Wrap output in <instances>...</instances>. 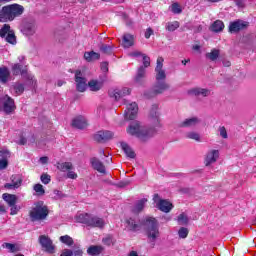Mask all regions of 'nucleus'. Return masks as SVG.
Segmentation results:
<instances>
[{
    "label": "nucleus",
    "instance_id": "nucleus-1",
    "mask_svg": "<svg viewBox=\"0 0 256 256\" xmlns=\"http://www.w3.org/2000/svg\"><path fill=\"white\" fill-rule=\"evenodd\" d=\"M161 113L157 109V105L152 107L150 112V119L152 122V128L143 126L139 121H133L129 124L127 128L128 135L132 137H137L140 141H149L153 135L156 133V129L161 127V119L159 118Z\"/></svg>",
    "mask_w": 256,
    "mask_h": 256
},
{
    "label": "nucleus",
    "instance_id": "nucleus-2",
    "mask_svg": "<svg viewBox=\"0 0 256 256\" xmlns=\"http://www.w3.org/2000/svg\"><path fill=\"white\" fill-rule=\"evenodd\" d=\"M25 8L19 4H11L4 6L0 11V23H7L13 21L16 17H21Z\"/></svg>",
    "mask_w": 256,
    "mask_h": 256
},
{
    "label": "nucleus",
    "instance_id": "nucleus-3",
    "mask_svg": "<svg viewBox=\"0 0 256 256\" xmlns=\"http://www.w3.org/2000/svg\"><path fill=\"white\" fill-rule=\"evenodd\" d=\"M146 234L150 243H155L161 235L159 232V224L157 219L153 217H147L145 220Z\"/></svg>",
    "mask_w": 256,
    "mask_h": 256
},
{
    "label": "nucleus",
    "instance_id": "nucleus-4",
    "mask_svg": "<svg viewBox=\"0 0 256 256\" xmlns=\"http://www.w3.org/2000/svg\"><path fill=\"white\" fill-rule=\"evenodd\" d=\"M76 221L78 223H83L88 227H98L99 229L105 227V220H103V218H99L87 213L78 214L76 216Z\"/></svg>",
    "mask_w": 256,
    "mask_h": 256
},
{
    "label": "nucleus",
    "instance_id": "nucleus-5",
    "mask_svg": "<svg viewBox=\"0 0 256 256\" xmlns=\"http://www.w3.org/2000/svg\"><path fill=\"white\" fill-rule=\"evenodd\" d=\"M49 215V208L43 201H38L34 203L31 211H30V218L32 221H43L47 219Z\"/></svg>",
    "mask_w": 256,
    "mask_h": 256
},
{
    "label": "nucleus",
    "instance_id": "nucleus-6",
    "mask_svg": "<svg viewBox=\"0 0 256 256\" xmlns=\"http://www.w3.org/2000/svg\"><path fill=\"white\" fill-rule=\"evenodd\" d=\"M74 81L76 85V91L79 93H85L87 91V78L85 77V70H76L74 75Z\"/></svg>",
    "mask_w": 256,
    "mask_h": 256
},
{
    "label": "nucleus",
    "instance_id": "nucleus-7",
    "mask_svg": "<svg viewBox=\"0 0 256 256\" xmlns=\"http://www.w3.org/2000/svg\"><path fill=\"white\" fill-rule=\"evenodd\" d=\"M123 105L126 106V110L124 112L125 119L128 121H133V119H136L137 113H139V106H137V103H129L128 100H123Z\"/></svg>",
    "mask_w": 256,
    "mask_h": 256
},
{
    "label": "nucleus",
    "instance_id": "nucleus-8",
    "mask_svg": "<svg viewBox=\"0 0 256 256\" xmlns=\"http://www.w3.org/2000/svg\"><path fill=\"white\" fill-rule=\"evenodd\" d=\"M153 202L155 203V207L162 211V213H170L173 209V204L169 200L161 199L159 194H154Z\"/></svg>",
    "mask_w": 256,
    "mask_h": 256
},
{
    "label": "nucleus",
    "instance_id": "nucleus-9",
    "mask_svg": "<svg viewBox=\"0 0 256 256\" xmlns=\"http://www.w3.org/2000/svg\"><path fill=\"white\" fill-rule=\"evenodd\" d=\"M19 63L12 64V73L13 75H21V77L28 74L27 63L25 62V56L18 57Z\"/></svg>",
    "mask_w": 256,
    "mask_h": 256
},
{
    "label": "nucleus",
    "instance_id": "nucleus-10",
    "mask_svg": "<svg viewBox=\"0 0 256 256\" xmlns=\"http://www.w3.org/2000/svg\"><path fill=\"white\" fill-rule=\"evenodd\" d=\"M0 111H3L7 115L15 111V101L9 95H5L0 98Z\"/></svg>",
    "mask_w": 256,
    "mask_h": 256
},
{
    "label": "nucleus",
    "instance_id": "nucleus-11",
    "mask_svg": "<svg viewBox=\"0 0 256 256\" xmlns=\"http://www.w3.org/2000/svg\"><path fill=\"white\" fill-rule=\"evenodd\" d=\"M39 244L46 253H55V246L53 245V240L49 236L41 235L39 236Z\"/></svg>",
    "mask_w": 256,
    "mask_h": 256
},
{
    "label": "nucleus",
    "instance_id": "nucleus-12",
    "mask_svg": "<svg viewBox=\"0 0 256 256\" xmlns=\"http://www.w3.org/2000/svg\"><path fill=\"white\" fill-rule=\"evenodd\" d=\"M57 168L59 171H62L63 173H67L68 179H77V173L73 171V163L71 162H63V163H58Z\"/></svg>",
    "mask_w": 256,
    "mask_h": 256
},
{
    "label": "nucleus",
    "instance_id": "nucleus-13",
    "mask_svg": "<svg viewBox=\"0 0 256 256\" xmlns=\"http://www.w3.org/2000/svg\"><path fill=\"white\" fill-rule=\"evenodd\" d=\"M128 95H131V88L128 87L116 88L110 92V97H114L116 101H119Z\"/></svg>",
    "mask_w": 256,
    "mask_h": 256
},
{
    "label": "nucleus",
    "instance_id": "nucleus-14",
    "mask_svg": "<svg viewBox=\"0 0 256 256\" xmlns=\"http://www.w3.org/2000/svg\"><path fill=\"white\" fill-rule=\"evenodd\" d=\"M249 27V22H245L243 20H236L229 25L230 33H239V31H243V29H247Z\"/></svg>",
    "mask_w": 256,
    "mask_h": 256
},
{
    "label": "nucleus",
    "instance_id": "nucleus-15",
    "mask_svg": "<svg viewBox=\"0 0 256 256\" xmlns=\"http://www.w3.org/2000/svg\"><path fill=\"white\" fill-rule=\"evenodd\" d=\"M165 60L163 57H158L157 59V64L155 68L156 72V81H165L167 75L165 74V70H163V62Z\"/></svg>",
    "mask_w": 256,
    "mask_h": 256
},
{
    "label": "nucleus",
    "instance_id": "nucleus-16",
    "mask_svg": "<svg viewBox=\"0 0 256 256\" xmlns=\"http://www.w3.org/2000/svg\"><path fill=\"white\" fill-rule=\"evenodd\" d=\"M188 95H193L194 97H209L211 95V90L207 88H191L188 90Z\"/></svg>",
    "mask_w": 256,
    "mask_h": 256
},
{
    "label": "nucleus",
    "instance_id": "nucleus-17",
    "mask_svg": "<svg viewBox=\"0 0 256 256\" xmlns=\"http://www.w3.org/2000/svg\"><path fill=\"white\" fill-rule=\"evenodd\" d=\"M24 80V85L26 89H35L37 87V79L31 73H27L25 76L22 77Z\"/></svg>",
    "mask_w": 256,
    "mask_h": 256
},
{
    "label": "nucleus",
    "instance_id": "nucleus-18",
    "mask_svg": "<svg viewBox=\"0 0 256 256\" xmlns=\"http://www.w3.org/2000/svg\"><path fill=\"white\" fill-rule=\"evenodd\" d=\"M201 123V120L197 117L187 118L179 124V127L191 129L197 127Z\"/></svg>",
    "mask_w": 256,
    "mask_h": 256
},
{
    "label": "nucleus",
    "instance_id": "nucleus-19",
    "mask_svg": "<svg viewBox=\"0 0 256 256\" xmlns=\"http://www.w3.org/2000/svg\"><path fill=\"white\" fill-rule=\"evenodd\" d=\"M113 132L109 130H100L94 135L96 141H108V139H113Z\"/></svg>",
    "mask_w": 256,
    "mask_h": 256
},
{
    "label": "nucleus",
    "instance_id": "nucleus-20",
    "mask_svg": "<svg viewBox=\"0 0 256 256\" xmlns=\"http://www.w3.org/2000/svg\"><path fill=\"white\" fill-rule=\"evenodd\" d=\"M169 89V84L165 80H156V84L153 87V91L156 95H160Z\"/></svg>",
    "mask_w": 256,
    "mask_h": 256
},
{
    "label": "nucleus",
    "instance_id": "nucleus-21",
    "mask_svg": "<svg viewBox=\"0 0 256 256\" xmlns=\"http://www.w3.org/2000/svg\"><path fill=\"white\" fill-rule=\"evenodd\" d=\"M219 159V150H210L206 154L205 164L207 166L212 165V163H216Z\"/></svg>",
    "mask_w": 256,
    "mask_h": 256
},
{
    "label": "nucleus",
    "instance_id": "nucleus-22",
    "mask_svg": "<svg viewBox=\"0 0 256 256\" xmlns=\"http://www.w3.org/2000/svg\"><path fill=\"white\" fill-rule=\"evenodd\" d=\"M129 57H135L136 59H138V57H142L144 67H149L151 65V58L139 51L130 52Z\"/></svg>",
    "mask_w": 256,
    "mask_h": 256
},
{
    "label": "nucleus",
    "instance_id": "nucleus-23",
    "mask_svg": "<svg viewBox=\"0 0 256 256\" xmlns=\"http://www.w3.org/2000/svg\"><path fill=\"white\" fill-rule=\"evenodd\" d=\"M147 198H142L135 202V204L132 207V213L134 215H138V213H141L145 209V205H147Z\"/></svg>",
    "mask_w": 256,
    "mask_h": 256
},
{
    "label": "nucleus",
    "instance_id": "nucleus-24",
    "mask_svg": "<svg viewBox=\"0 0 256 256\" xmlns=\"http://www.w3.org/2000/svg\"><path fill=\"white\" fill-rule=\"evenodd\" d=\"M10 91H11L12 95H15L16 97L19 95H23V93L25 91V84H23L21 82H16L11 85Z\"/></svg>",
    "mask_w": 256,
    "mask_h": 256
},
{
    "label": "nucleus",
    "instance_id": "nucleus-25",
    "mask_svg": "<svg viewBox=\"0 0 256 256\" xmlns=\"http://www.w3.org/2000/svg\"><path fill=\"white\" fill-rule=\"evenodd\" d=\"M72 127L76 129H85L87 127V119L84 116H78L72 120Z\"/></svg>",
    "mask_w": 256,
    "mask_h": 256
},
{
    "label": "nucleus",
    "instance_id": "nucleus-26",
    "mask_svg": "<svg viewBox=\"0 0 256 256\" xmlns=\"http://www.w3.org/2000/svg\"><path fill=\"white\" fill-rule=\"evenodd\" d=\"M0 157H2V159L0 160V171H3V169H7V165H9L7 159L11 157V153L9 152V150H2L0 151Z\"/></svg>",
    "mask_w": 256,
    "mask_h": 256
},
{
    "label": "nucleus",
    "instance_id": "nucleus-27",
    "mask_svg": "<svg viewBox=\"0 0 256 256\" xmlns=\"http://www.w3.org/2000/svg\"><path fill=\"white\" fill-rule=\"evenodd\" d=\"M145 69H147L145 66H140L138 68L137 74L134 78L136 85H143V81H145Z\"/></svg>",
    "mask_w": 256,
    "mask_h": 256
},
{
    "label": "nucleus",
    "instance_id": "nucleus-28",
    "mask_svg": "<svg viewBox=\"0 0 256 256\" xmlns=\"http://www.w3.org/2000/svg\"><path fill=\"white\" fill-rule=\"evenodd\" d=\"M125 227L128 231H139V224L133 218H126Z\"/></svg>",
    "mask_w": 256,
    "mask_h": 256
},
{
    "label": "nucleus",
    "instance_id": "nucleus-29",
    "mask_svg": "<svg viewBox=\"0 0 256 256\" xmlns=\"http://www.w3.org/2000/svg\"><path fill=\"white\" fill-rule=\"evenodd\" d=\"M91 165H92L93 169H95L99 173H105V165H103V162H101L99 159L92 158Z\"/></svg>",
    "mask_w": 256,
    "mask_h": 256
},
{
    "label": "nucleus",
    "instance_id": "nucleus-30",
    "mask_svg": "<svg viewBox=\"0 0 256 256\" xmlns=\"http://www.w3.org/2000/svg\"><path fill=\"white\" fill-rule=\"evenodd\" d=\"M123 45L126 49H129V47H133L135 45V36L131 34H125L123 36Z\"/></svg>",
    "mask_w": 256,
    "mask_h": 256
},
{
    "label": "nucleus",
    "instance_id": "nucleus-31",
    "mask_svg": "<svg viewBox=\"0 0 256 256\" xmlns=\"http://www.w3.org/2000/svg\"><path fill=\"white\" fill-rule=\"evenodd\" d=\"M121 149L122 151H124L125 155L128 156L130 159H135V151H133V148L129 146V144L122 142Z\"/></svg>",
    "mask_w": 256,
    "mask_h": 256
},
{
    "label": "nucleus",
    "instance_id": "nucleus-32",
    "mask_svg": "<svg viewBox=\"0 0 256 256\" xmlns=\"http://www.w3.org/2000/svg\"><path fill=\"white\" fill-rule=\"evenodd\" d=\"M2 199H4L7 202L9 207L13 205H17V196L15 194L4 193L2 195Z\"/></svg>",
    "mask_w": 256,
    "mask_h": 256
},
{
    "label": "nucleus",
    "instance_id": "nucleus-33",
    "mask_svg": "<svg viewBox=\"0 0 256 256\" xmlns=\"http://www.w3.org/2000/svg\"><path fill=\"white\" fill-rule=\"evenodd\" d=\"M101 55L95 51L85 52L84 53V59L88 61V63H91V61H97Z\"/></svg>",
    "mask_w": 256,
    "mask_h": 256
},
{
    "label": "nucleus",
    "instance_id": "nucleus-34",
    "mask_svg": "<svg viewBox=\"0 0 256 256\" xmlns=\"http://www.w3.org/2000/svg\"><path fill=\"white\" fill-rule=\"evenodd\" d=\"M225 29V24H223V21L221 20H216L212 25H211V31L214 33H220V31H223Z\"/></svg>",
    "mask_w": 256,
    "mask_h": 256
},
{
    "label": "nucleus",
    "instance_id": "nucleus-35",
    "mask_svg": "<svg viewBox=\"0 0 256 256\" xmlns=\"http://www.w3.org/2000/svg\"><path fill=\"white\" fill-rule=\"evenodd\" d=\"M87 253L92 256L101 255L103 253V246H90L87 249Z\"/></svg>",
    "mask_w": 256,
    "mask_h": 256
},
{
    "label": "nucleus",
    "instance_id": "nucleus-36",
    "mask_svg": "<svg viewBox=\"0 0 256 256\" xmlns=\"http://www.w3.org/2000/svg\"><path fill=\"white\" fill-rule=\"evenodd\" d=\"M88 87L90 91H100L101 87H103V83L97 80H91L88 82Z\"/></svg>",
    "mask_w": 256,
    "mask_h": 256
},
{
    "label": "nucleus",
    "instance_id": "nucleus-37",
    "mask_svg": "<svg viewBox=\"0 0 256 256\" xmlns=\"http://www.w3.org/2000/svg\"><path fill=\"white\" fill-rule=\"evenodd\" d=\"M9 69L7 67L0 68V81L5 83L9 79Z\"/></svg>",
    "mask_w": 256,
    "mask_h": 256
},
{
    "label": "nucleus",
    "instance_id": "nucleus-38",
    "mask_svg": "<svg viewBox=\"0 0 256 256\" xmlns=\"http://www.w3.org/2000/svg\"><path fill=\"white\" fill-rule=\"evenodd\" d=\"M220 52L218 49H213L211 52L206 53V59H209V61H216L219 59Z\"/></svg>",
    "mask_w": 256,
    "mask_h": 256
},
{
    "label": "nucleus",
    "instance_id": "nucleus-39",
    "mask_svg": "<svg viewBox=\"0 0 256 256\" xmlns=\"http://www.w3.org/2000/svg\"><path fill=\"white\" fill-rule=\"evenodd\" d=\"M186 139H192L193 141H201V135L196 131H190L185 134Z\"/></svg>",
    "mask_w": 256,
    "mask_h": 256
},
{
    "label": "nucleus",
    "instance_id": "nucleus-40",
    "mask_svg": "<svg viewBox=\"0 0 256 256\" xmlns=\"http://www.w3.org/2000/svg\"><path fill=\"white\" fill-rule=\"evenodd\" d=\"M2 247L8 249L9 253H17V251H19V246L11 243H4Z\"/></svg>",
    "mask_w": 256,
    "mask_h": 256
},
{
    "label": "nucleus",
    "instance_id": "nucleus-41",
    "mask_svg": "<svg viewBox=\"0 0 256 256\" xmlns=\"http://www.w3.org/2000/svg\"><path fill=\"white\" fill-rule=\"evenodd\" d=\"M59 241L61 243H64V245H68V247H71L73 245V238L69 235H64L59 238Z\"/></svg>",
    "mask_w": 256,
    "mask_h": 256
},
{
    "label": "nucleus",
    "instance_id": "nucleus-42",
    "mask_svg": "<svg viewBox=\"0 0 256 256\" xmlns=\"http://www.w3.org/2000/svg\"><path fill=\"white\" fill-rule=\"evenodd\" d=\"M33 190L35 191L36 195H38V197H43V195H45V188H43V185L41 184H35L33 186Z\"/></svg>",
    "mask_w": 256,
    "mask_h": 256
},
{
    "label": "nucleus",
    "instance_id": "nucleus-43",
    "mask_svg": "<svg viewBox=\"0 0 256 256\" xmlns=\"http://www.w3.org/2000/svg\"><path fill=\"white\" fill-rule=\"evenodd\" d=\"M100 51L101 53H105L106 55H111V53L113 52V46L108 44H102L100 46Z\"/></svg>",
    "mask_w": 256,
    "mask_h": 256
},
{
    "label": "nucleus",
    "instance_id": "nucleus-44",
    "mask_svg": "<svg viewBox=\"0 0 256 256\" xmlns=\"http://www.w3.org/2000/svg\"><path fill=\"white\" fill-rule=\"evenodd\" d=\"M166 29L167 31H170V32L177 31V29H179V22L177 21L168 22L166 24Z\"/></svg>",
    "mask_w": 256,
    "mask_h": 256
},
{
    "label": "nucleus",
    "instance_id": "nucleus-45",
    "mask_svg": "<svg viewBox=\"0 0 256 256\" xmlns=\"http://www.w3.org/2000/svg\"><path fill=\"white\" fill-rule=\"evenodd\" d=\"M12 31L13 30H11V26H9V24H4V26L0 29V37H6Z\"/></svg>",
    "mask_w": 256,
    "mask_h": 256
},
{
    "label": "nucleus",
    "instance_id": "nucleus-46",
    "mask_svg": "<svg viewBox=\"0 0 256 256\" xmlns=\"http://www.w3.org/2000/svg\"><path fill=\"white\" fill-rule=\"evenodd\" d=\"M21 187V180L12 181V183L5 184L6 189H19Z\"/></svg>",
    "mask_w": 256,
    "mask_h": 256
},
{
    "label": "nucleus",
    "instance_id": "nucleus-47",
    "mask_svg": "<svg viewBox=\"0 0 256 256\" xmlns=\"http://www.w3.org/2000/svg\"><path fill=\"white\" fill-rule=\"evenodd\" d=\"M177 221H178L179 225H187V223H189V218L187 217V214L181 213L178 216Z\"/></svg>",
    "mask_w": 256,
    "mask_h": 256
},
{
    "label": "nucleus",
    "instance_id": "nucleus-48",
    "mask_svg": "<svg viewBox=\"0 0 256 256\" xmlns=\"http://www.w3.org/2000/svg\"><path fill=\"white\" fill-rule=\"evenodd\" d=\"M7 43H10L11 45H15L17 43V38L15 37V32H9L6 36Z\"/></svg>",
    "mask_w": 256,
    "mask_h": 256
},
{
    "label": "nucleus",
    "instance_id": "nucleus-49",
    "mask_svg": "<svg viewBox=\"0 0 256 256\" xmlns=\"http://www.w3.org/2000/svg\"><path fill=\"white\" fill-rule=\"evenodd\" d=\"M171 11L175 15H179V14H181L183 12V8H181V5H179V3H173L171 5Z\"/></svg>",
    "mask_w": 256,
    "mask_h": 256
},
{
    "label": "nucleus",
    "instance_id": "nucleus-50",
    "mask_svg": "<svg viewBox=\"0 0 256 256\" xmlns=\"http://www.w3.org/2000/svg\"><path fill=\"white\" fill-rule=\"evenodd\" d=\"M178 235L180 239H187V236L189 235V229L181 227L178 231Z\"/></svg>",
    "mask_w": 256,
    "mask_h": 256
},
{
    "label": "nucleus",
    "instance_id": "nucleus-51",
    "mask_svg": "<svg viewBox=\"0 0 256 256\" xmlns=\"http://www.w3.org/2000/svg\"><path fill=\"white\" fill-rule=\"evenodd\" d=\"M22 31L25 35H33L35 33V27L33 25H27Z\"/></svg>",
    "mask_w": 256,
    "mask_h": 256
},
{
    "label": "nucleus",
    "instance_id": "nucleus-52",
    "mask_svg": "<svg viewBox=\"0 0 256 256\" xmlns=\"http://www.w3.org/2000/svg\"><path fill=\"white\" fill-rule=\"evenodd\" d=\"M40 179L41 182L44 183V185H49V183H51V176L48 174H42Z\"/></svg>",
    "mask_w": 256,
    "mask_h": 256
},
{
    "label": "nucleus",
    "instance_id": "nucleus-53",
    "mask_svg": "<svg viewBox=\"0 0 256 256\" xmlns=\"http://www.w3.org/2000/svg\"><path fill=\"white\" fill-rule=\"evenodd\" d=\"M219 133H220V137H222V139H227L229 137L227 134V129H225V126H221L219 128Z\"/></svg>",
    "mask_w": 256,
    "mask_h": 256
},
{
    "label": "nucleus",
    "instance_id": "nucleus-54",
    "mask_svg": "<svg viewBox=\"0 0 256 256\" xmlns=\"http://www.w3.org/2000/svg\"><path fill=\"white\" fill-rule=\"evenodd\" d=\"M102 242L104 245H112L113 244V238L111 236L103 238Z\"/></svg>",
    "mask_w": 256,
    "mask_h": 256
},
{
    "label": "nucleus",
    "instance_id": "nucleus-55",
    "mask_svg": "<svg viewBox=\"0 0 256 256\" xmlns=\"http://www.w3.org/2000/svg\"><path fill=\"white\" fill-rule=\"evenodd\" d=\"M10 207V215H17V213H19V208L17 207V205L14 204L13 206Z\"/></svg>",
    "mask_w": 256,
    "mask_h": 256
},
{
    "label": "nucleus",
    "instance_id": "nucleus-56",
    "mask_svg": "<svg viewBox=\"0 0 256 256\" xmlns=\"http://www.w3.org/2000/svg\"><path fill=\"white\" fill-rule=\"evenodd\" d=\"M101 70L103 71V73H107L109 71V64L107 62H103L101 64Z\"/></svg>",
    "mask_w": 256,
    "mask_h": 256
},
{
    "label": "nucleus",
    "instance_id": "nucleus-57",
    "mask_svg": "<svg viewBox=\"0 0 256 256\" xmlns=\"http://www.w3.org/2000/svg\"><path fill=\"white\" fill-rule=\"evenodd\" d=\"M54 199H61L63 197V193L59 190H54Z\"/></svg>",
    "mask_w": 256,
    "mask_h": 256
},
{
    "label": "nucleus",
    "instance_id": "nucleus-58",
    "mask_svg": "<svg viewBox=\"0 0 256 256\" xmlns=\"http://www.w3.org/2000/svg\"><path fill=\"white\" fill-rule=\"evenodd\" d=\"M60 256H73V252L70 249L64 250Z\"/></svg>",
    "mask_w": 256,
    "mask_h": 256
},
{
    "label": "nucleus",
    "instance_id": "nucleus-59",
    "mask_svg": "<svg viewBox=\"0 0 256 256\" xmlns=\"http://www.w3.org/2000/svg\"><path fill=\"white\" fill-rule=\"evenodd\" d=\"M151 35H153V29H151V28L146 29L145 38L149 39L151 37Z\"/></svg>",
    "mask_w": 256,
    "mask_h": 256
},
{
    "label": "nucleus",
    "instance_id": "nucleus-60",
    "mask_svg": "<svg viewBox=\"0 0 256 256\" xmlns=\"http://www.w3.org/2000/svg\"><path fill=\"white\" fill-rule=\"evenodd\" d=\"M49 161V158L47 156H43L39 159V162L42 164V165H45L47 164Z\"/></svg>",
    "mask_w": 256,
    "mask_h": 256
},
{
    "label": "nucleus",
    "instance_id": "nucleus-61",
    "mask_svg": "<svg viewBox=\"0 0 256 256\" xmlns=\"http://www.w3.org/2000/svg\"><path fill=\"white\" fill-rule=\"evenodd\" d=\"M73 253V255H75V256H81V255H83V251L81 250V249H77V250H75L74 252H72Z\"/></svg>",
    "mask_w": 256,
    "mask_h": 256
},
{
    "label": "nucleus",
    "instance_id": "nucleus-62",
    "mask_svg": "<svg viewBox=\"0 0 256 256\" xmlns=\"http://www.w3.org/2000/svg\"><path fill=\"white\" fill-rule=\"evenodd\" d=\"M27 143V139L25 137H21L20 140L18 141L19 145H25Z\"/></svg>",
    "mask_w": 256,
    "mask_h": 256
},
{
    "label": "nucleus",
    "instance_id": "nucleus-63",
    "mask_svg": "<svg viewBox=\"0 0 256 256\" xmlns=\"http://www.w3.org/2000/svg\"><path fill=\"white\" fill-rule=\"evenodd\" d=\"M223 65L224 67H231V62L229 60H224Z\"/></svg>",
    "mask_w": 256,
    "mask_h": 256
},
{
    "label": "nucleus",
    "instance_id": "nucleus-64",
    "mask_svg": "<svg viewBox=\"0 0 256 256\" xmlns=\"http://www.w3.org/2000/svg\"><path fill=\"white\" fill-rule=\"evenodd\" d=\"M128 256H139V254L137 253V251H131Z\"/></svg>",
    "mask_w": 256,
    "mask_h": 256
}]
</instances>
